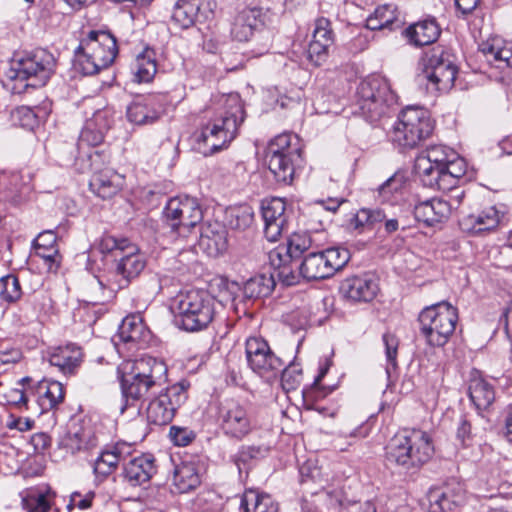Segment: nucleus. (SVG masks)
Instances as JSON below:
<instances>
[{
  "label": "nucleus",
  "instance_id": "obj_11",
  "mask_svg": "<svg viewBox=\"0 0 512 512\" xmlns=\"http://www.w3.org/2000/svg\"><path fill=\"white\" fill-rule=\"evenodd\" d=\"M357 95L360 109L371 119L380 117L386 106L396 101L389 81L379 75L364 79L357 88Z\"/></svg>",
  "mask_w": 512,
  "mask_h": 512
},
{
  "label": "nucleus",
  "instance_id": "obj_63",
  "mask_svg": "<svg viewBox=\"0 0 512 512\" xmlns=\"http://www.w3.org/2000/svg\"><path fill=\"white\" fill-rule=\"evenodd\" d=\"M3 397L6 401V403L9 405H12L17 408H22V407L27 408L28 398L22 389H19V388L9 389L3 395Z\"/></svg>",
  "mask_w": 512,
  "mask_h": 512
},
{
  "label": "nucleus",
  "instance_id": "obj_42",
  "mask_svg": "<svg viewBox=\"0 0 512 512\" xmlns=\"http://www.w3.org/2000/svg\"><path fill=\"white\" fill-rule=\"evenodd\" d=\"M275 287L274 274H258L248 279L243 286L246 298H260L269 296Z\"/></svg>",
  "mask_w": 512,
  "mask_h": 512
},
{
  "label": "nucleus",
  "instance_id": "obj_20",
  "mask_svg": "<svg viewBox=\"0 0 512 512\" xmlns=\"http://www.w3.org/2000/svg\"><path fill=\"white\" fill-rule=\"evenodd\" d=\"M112 122V112L110 109H98L92 117L85 122L78 139V149L81 152L85 147H96L100 145L105 133L109 130Z\"/></svg>",
  "mask_w": 512,
  "mask_h": 512
},
{
  "label": "nucleus",
  "instance_id": "obj_40",
  "mask_svg": "<svg viewBox=\"0 0 512 512\" xmlns=\"http://www.w3.org/2000/svg\"><path fill=\"white\" fill-rule=\"evenodd\" d=\"M125 445L117 444L111 449L101 452L94 462L93 470L97 477L105 478L113 473L123 458L122 449Z\"/></svg>",
  "mask_w": 512,
  "mask_h": 512
},
{
  "label": "nucleus",
  "instance_id": "obj_45",
  "mask_svg": "<svg viewBox=\"0 0 512 512\" xmlns=\"http://www.w3.org/2000/svg\"><path fill=\"white\" fill-rule=\"evenodd\" d=\"M145 337V326L139 314L125 317L119 326L118 338L124 343L140 342Z\"/></svg>",
  "mask_w": 512,
  "mask_h": 512
},
{
  "label": "nucleus",
  "instance_id": "obj_39",
  "mask_svg": "<svg viewBox=\"0 0 512 512\" xmlns=\"http://www.w3.org/2000/svg\"><path fill=\"white\" fill-rule=\"evenodd\" d=\"M160 116V109L155 107L154 99L145 98L135 101L127 108V118L137 125L150 124Z\"/></svg>",
  "mask_w": 512,
  "mask_h": 512
},
{
  "label": "nucleus",
  "instance_id": "obj_8",
  "mask_svg": "<svg viewBox=\"0 0 512 512\" xmlns=\"http://www.w3.org/2000/svg\"><path fill=\"white\" fill-rule=\"evenodd\" d=\"M301 157L297 137L283 133L272 139L266 149L265 160L277 182L290 184L295 172V163Z\"/></svg>",
  "mask_w": 512,
  "mask_h": 512
},
{
  "label": "nucleus",
  "instance_id": "obj_51",
  "mask_svg": "<svg viewBox=\"0 0 512 512\" xmlns=\"http://www.w3.org/2000/svg\"><path fill=\"white\" fill-rule=\"evenodd\" d=\"M429 512H453L456 502L448 497L441 489H433L428 493Z\"/></svg>",
  "mask_w": 512,
  "mask_h": 512
},
{
  "label": "nucleus",
  "instance_id": "obj_5",
  "mask_svg": "<svg viewBox=\"0 0 512 512\" xmlns=\"http://www.w3.org/2000/svg\"><path fill=\"white\" fill-rule=\"evenodd\" d=\"M434 123L428 110L420 106H407L398 115L391 130V139L402 149H413L428 138Z\"/></svg>",
  "mask_w": 512,
  "mask_h": 512
},
{
  "label": "nucleus",
  "instance_id": "obj_28",
  "mask_svg": "<svg viewBox=\"0 0 512 512\" xmlns=\"http://www.w3.org/2000/svg\"><path fill=\"white\" fill-rule=\"evenodd\" d=\"M200 245L212 257L222 254L227 248V231L225 227L218 222L201 226Z\"/></svg>",
  "mask_w": 512,
  "mask_h": 512
},
{
  "label": "nucleus",
  "instance_id": "obj_27",
  "mask_svg": "<svg viewBox=\"0 0 512 512\" xmlns=\"http://www.w3.org/2000/svg\"><path fill=\"white\" fill-rule=\"evenodd\" d=\"M479 50L489 62H495L497 67H512V42L495 36L482 42Z\"/></svg>",
  "mask_w": 512,
  "mask_h": 512
},
{
  "label": "nucleus",
  "instance_id": "obj_41",
  "mask_svg": "<svg viewBox=\"0 0 512 512\" xmlns=\"http://www.w3.org/2000/svg\"><path fill=\"white\" fill-rule=\"evenodd\" d=\"M468 393L478 409L488 408L495 399L493 387L481 377L475 376L470 379Z\"/></svg>",
  "mask_w": 512,
  "mask_h": 512
},
{
  "label": "nucleus",
  "instance_id": "obj_50",
  "mask_svg": "<svg viewBox=\"0 0 512 512\" xmlns=\"http://www.w3.org/2000/svg\"><path fill=\"white\" fill-rule=\"evenodd\" d=\"M329 274L333 276L337 271L341 270L350 260V252L344 247H330L321 251Z\"/></svg>",
  "mask_w": 512,
  "mask_h": 512
},
{
  "label": "nucleus",
  "instance_id": "obj_19",
  "mask_svg": "<svg viewBox=\"0 0 512 512\" xmlns=\"http://www.w3.org/2000/svg\"><path fill=\"white\" fill-rule=\"evenodd\" d=\"M264 235L270 242H276L284 232L288 231V215L286 203L281 198H272L262 205Z\"/></svg>",
  "mask_w": 512,
  "mask_h": 512
},
{
  "label": "nucleus",
  "instance_id": "obj_48",
  "mask_svg": "<svg viewBox=\"0 0 512 512\" xmlns=\"http://www.w3.org/2000/svg\"><path fill=\"white\" fill-rule=\"evenodd\" d=\"M54 499V493L46 491H33L22 499L23 508L27 512H49Z\"/></svg>",
  "mask_w": 512,
  "mask_h": 512
},
{
  "label": "nucleus",
  "instance_id": "obj_7",
  "mask_svg": "<svg viewBox=\"0 0 512 512\" xmlns=\"http://www.w3.org/2000/svg\"><path fill=\"white\" fill-rule=\"evenodd\" d=\"M203 219L198 200L190 196L171 198L162 212V221L172 239L188 237Z\"/></svg>",
  "mask_w": 512,
  "mask_h": 512
},
{
  "label": "nucleus",
  "instance_id": "obj_2",
  "mask_svg": "<svg viewBox=\"0 0 512 512\" xmlns=\"http://www.w3.org/2000/svg\"><path fill=\"white\" fill-rule=\"evenodd\" d=\"M386 460L406 471L417 470L434 453L429 434L419 429H404L395 434L385 447Z\"/></svg>",
  "mask_w": 512,
  "mask_h": 512
},
{
  "label": "nucleus",
  "instance_id": "obj_37",
  "mask_svg": "<svg viewBox=\"0 0 512 512\" xmlns=\"http://www.w3.org/2000/svg\"><path fill=\"white\" fill-rule=\"evenodd\" d=\"M62 444L71 453H76L96 447L98 438L90 427L81 426L70 430Z\"/></svg>",
  "mask_w": 512,
  "mask_h": 512
},
{
  "label": "nucleus",
  "instance_id": "obj_55",
  "mask_svg": "<svg viewBox=\"0 0 512 512\" xmlns=\"http://www.w3.org/2000/svg\"><path fill=\"white\" fill-rule=\"evenodd\" d=\"M280 373L282 387L287 391L296 389L302 381V369L295 363H291L285 368L283 366Z\"/></svg>",
  "mask_w": 512,
  "mask_h": 512
},
{
  "label": "nucleus",
  "instance_id": "obj_17",
  "mask_svg": "<svg viewBox=\"0 0 512 512\" xmlns=\"http://www.w3.org/2000/svg\"><path fill=\"white\" fill-rule=\"evenodd\" d=\"M214 6L211 0H179L174 6L172 21L181 29H187L196 21L210 19Z\"/></svg>",
  "mask_w": 512,
  "mask_h": 512
},
{
  "label": "nucleus",
  "instance_id": "obj_33",
  "mask_svg": "<svg viewBox=\"0 0 512 512\" xmlns=\"http://www.w3.org/2000/svg\"><path fill=\"white\" fill-rule=\"evenodd\" d=\"M247 362L253 372L267 381L276 379L284 366V362L271 350L262 355L255 354Z\"/></svg>",
  "mask_w": 512,
  "mask_h": 512
},
{
  "label": "nucleus",
  "instance_id": "obj_53",
  "mask_svg": "<svg viewBox=\"0 0 512 512\" xmlns=\"http://www.w3.org/2000/svg\"><path fill=\"white\" fill-rule=\"evenodd\" d=\"M312 241L307 233H293L287 242L286 258H296L311 247Z\"/></svg>",
  "mask_w": 512,
  "mask_h": 512
},
{
  "label": "nucleus",
  "instance_id": "obj_4",
  "mask_svg": "<svg viewBox=\"0 0 512 512\" xmlns=\"http://www.w3.org/2000/svg\"><path fill=\"white\" fill-rule=\"evenodd\" d=\"M215 298L204 290H192L181 295L175 308V325L194 332L206 328L215 315Z\"/></svg>",
  "mask_w": 512,
  "mask_h": 512
},
{
  "label": "nucleus",
  "instance_id": "obj_57",
  "mask_svg": "<svg viewBox=\"0 0 512 512\" xmlns=\"http://www.w3.org/2000/svg\"><path fill=\"white\" fill-rule=\"evenodd\" d=\"M130 244L131 242L128 239H118L114 236L106 235L100 240L99 250L102 253H114L115 256H118V253L122 254L125 252Z\"/></svg>",
  "mask_w": 512,
  "mask_h": 512
},
{
  "label": "nucleus",
  "instance_id": "obj_46",
  "mask_svg": "<svg viewBox=\"0 0 512 512\" xmlns=\"http://www.w3.org/2000/svg\"><path fill=\"white\" fill-rule=\"evenodd\" d=\"M47 115L48 112L40 107L33 109L28 106H20L12 111L11 119L14 125L33 130L39 121Z\"/></svg>",
  "mask_w": 512,
  "mask_h": 512
},
{
  "label": "nucleus",
  "instance_id": "obj_23",
  "mask_svg": "<svg viewBox=\"0 0 512 512\" xmlns=\"http://www.w3.org/2000/svg\"><path fill=\"white\" fill-rule=\"evenodd\" d=\"M118 371H129L130 374H135L143 380H152V385L156 386L157 382L165 376L167 368L162 361L145 356L136 360L124 361L118 367Z\"/></svg>",
  "mask_w": 512,
  "mask_h": 512
},
{
  "label": "nucleus",
  "instance_id": "obj_47",
  "mask_svg": "<svg viewBox=\"0 0 512 512\" xmlns=\"http://www.w3.org/2000/svg\"><path fill=\"white\" fill-rule=\"evenodd\" d=\"M157 72V66L154 59V52L146 49L139 54L134 64V76L137 82H150Z\"/></svg>",
  "mask_w": 512,
  "mask_h": 512
},
{
  "label": "nucleus",
  "instance_id": "obj_52",
  "mask_svg": "<svg viewBox=\"0 0 512 512\" xmlns=\"http://www.w3.org/2000/svg\"><path fill=\"white\" fill-rule=\"evenodd\" d=\"M22 291L18 278L9 274L0 278V298L12 303L21 297Z\"/></svg>",
  "mask_w": 512,
  "mask_h": 512
},
{
  "label": "nucleus",
  "instance_id": "obj_26",
  "mask_svg": "<svg viewBox=\"0 0 512 512\" xmlns=\"http://www.w3.org/2000/svg\"><path fill=\"white\" fill-rule=\"evenodd\" d=\"M83 358L82 350L75 344L53 348L49 353V362L58 367L63 374H73L80 366Z\"/></svg>",
  "mask_w": 512,
  "mask_h": 512
},
{
  "label": "nucleus",
  "instance_id": "obj_3",
  "mask_svg": "<svg viewBox=\"0 0 512 512\" xmlns=\"http://www.w3.org/2000/svg\"><path fill=\"white\" fill-rule=\"evenodd\" d=\"M421 81H426L431 93L447 92L453 86L458 73L455 55L442 46H435L421 58Z\"/></svg>",
  "mask_w": 512,
  "mask_h": 512
},
{
  "label": "nucleus",
  "instance_id": "obj_24",
  "mask_svg": "<svg viewBox=\"0 0 512 512\" xmlns=\"http://www.w3.org/2000/svg\"><path fill=\"white\" fill-rule=\"evenodd\" d=\"M340 292L353 302H369L377 295L378 285L370 278L354 276L342 281Z\"/></svg>",
  "mask_w": 512,
  "mask_h": 512
},
{
  "label": "nucleus",
  "instance_id": "obj_58",
  "mask_svg": "<svg viewBox=\"0 0 512 512\" xmlns=\"http://www.w3.org/2000/svg\"><path fill=\"white\" fill-rule=\"evenodd\" d=\"M76 64L78 69L84 75H93L103 69L94 59L91 57V52L88 50H80L78 48L76 52Z\"/></svg>",
  "mask_w": 512,
  "mask_h": 512
},
{
  "label": "nucleus",
  "instance_id": "obj_13",
  "mask_svg": "<svg viewBox=\"0 0 512 512\" xmlns=\"http://www.w3.org/2000/svg\"><path fill=\"white\" fill-rule=\"evenodd\" d=\"M189 383L181 381L161 392L147 407V419L155 425L169 424L177 411L187 400Z\"/></svg>",
  "mask_w": 512,
  "mask_h": 512
},
{
  "label": "nucleus",
  "instance_id": "obj_21",
  "mask_svg": "<svg viewBox=\"0 0 512 512\" xmlns=\"http://www.w3.org/2000/svg\"><path fill=\"white\" fill-rule=\"evenodd\" d=\"M504 213L496 206H489L478 213L470 214L459 221L461 230L470 235H479L496 229Z\"/></svg>",
  "mask_w": 512,
  "mask_h": 512
},
{
  "label": "nucleus",
  "instance_id": "obj_60",
  "mask_svg": "<svg viewBox=\"0 0 512 512\" xmlns=\"http://www.w3.org/2000/svg\"><path fill=\"white\" fill-rule=\"evenodd\" d=\"M271 350L267 341L262 337H249L245 343L246 359L253 357L255 354L262 355Z\"/></svg>",
  "mask_w": 512,
  "mask_h": 512
},
{
  "label": "nucleus",
  "instance_id": "obj_32",
  "mask_svg": "<svg viewBox=\"0 0 512 512\" xmlns=\"http://www.w3.org/2000/svg\"><path fill=\"white\" fill-rule=\"evenodd\" d=\"M259 16L260 10L256 8H244L238 12L232 23V37L240 42L248 41L260 23Z\"/></svg>",
  "mask_w": 512,
  "mask_h": 512
},
{
  "label": "nucleus",
  "instance_id": "obj_54",
  "mask_svg": "<svg viewBox=\"0 0 512 512\" xmlns=\"http://www.w3.org/2000/svg\"><path fill=\"white\" fill-rule=\"evenodd\" d=\"M266 452V448L261 446H242L233 456V461L237 466L239 473H242V469L250 460L263 457Z\"/></svg>",
  "mask_w": 512,
  "mask_h": 512
},
{
  "label": "nucleus",
  "instance_id": "obj_6",
  "mask_svg": "<svg viewBox=\"0 0 512 512\" xmlns=\"http://www.w3.org/2000/svg\"><path fill=\"white\" fill-rule=\"evenodd\" d=\"M418 320L427 345L444 347L455 332L458 311L448 302H439L425 307Z\"/></svg>",
  "mask_w": 512,
  "mask_h": 512
},
{
  "label": "nucleus",
  "instance_id": "obj_34",
  "mask_svg": "<svg viewBox=\"0 0 512 512\" xmlns=\"http://www.w3.org/2000/svg\"><path fill=\"white\" fill-rule=\"evenodd\" d=\"M466 173L465 160L456 153L455 159H450L444 169L436 171L435 187L439 190L445 191L454 188L459 180Z\"/></svg>",
  "mask_w": 512,
  "mask_h": 512
},
{
  "label": "nucleus",
  "instance_id": "obj_35",
  "mask_svg": "<svg viewBox=\"0 0 512 512\" xmlns=\"http://www.w3.org/2000/svg\"><path fill=\"white\" fill-rule=\"evenodd\" d=\"M35 254L43 258L52 269L57 268L60 263V254L57 246V236L54 231L46 230L41 232L33 242Z\"/></svg>",
  "mask_w": 512,
  "mask_h": 512
},
{
  "label": "nucleus",
  "instance_id": "obj_29",
  "mask_svg": "<svg viewBox=\"0 0 512 512\" xmlns=\"http://www.w3.org/2000/svg\"><path fill=\"white\" fill-rule=\"evenodd\" d=\"M156 473L154 458L151 455H141L130 460L124 468L125 479L132 485L147 483Z\"/></svg>",
  "mask_w": 512,
  "mask_h": 512
},
{
  "label": "nucleus",
  "instance_id": "obj_56",
  "mask_svg": "<svg viewBox=\"0 0 512 512\" xmlns=\"http://www.w3.org/2000/svg\"><path fill=\"white\" fill-rule=\"evenodd\" d=\"M300 482L308 484L309 482L318 484L323 487V477L321 468L317 466L316 462L309 459L304 462L299 468Z\"/></svg>",
  "mask_w": 512,
  "mask_h": 512
},
{
  "label": "nucleus",
  "instance_id": "obj_38",
  "mask_svg": "<svg viewBox=\"0 0 512 512\" xmlns=\"http://www.w3.org/2000/svg\"><path fill=\"white\" fill-rule=\"evenodd\" d=\"M38 405L41 411H49L55 408L64 399L63 385L54 380H43L38 383Z\"/></svg>",
  "mask_w": 512,
  "mask_h": 512
},
{
  "label": "nucleus",
  "instance_id": "obj_64",
  "mask_svg": "<svg viewBox=\"0 0 512 512\" xmlns=\"http://www.w3.org/2000/svg\"><path fill=\"white\" fill-rule=\"evenodd\" d=\"M172 441L177 446H186L188 445L192 439L194 438V435L191 431H188L185 428H180L176 426H172L170 428L169 433Z\"/></svg>",
  "mask_w": 512,
  "mask_h": 512
},
{
  "label": "nucleus",
  "instance_id": "obj_30",
  "mask_svg": "<svg viewBox=\"0 0 512 512\" xmlns=\"http://www.w3.org/2000/svg\"><path fill=\"white\" fill-rule=\"evenodd\" d=\"M146 266L145 258L139 253L134 244H130L118 260L116 271L120 274L125 283L128 284L132 279L138 277Z\"/></svg>",
  "mask_w": 512,
  "mask_h": 512
},
{
  "label": "nucleus",
  "instance_id": "obj_62",
  "mask_svg": "<svg viewBox=\"0 0 512 512\" xmlns=\"http://www.w3.org/2000/svg\"><path fill=\"white\" fill-rule=\"evenodd\" d=\"M402 179L397 175H393L388 178L383 184H381L378 188L379 196L383 201H388L390 196L401 189L402 187Z\"/></svg>",
  "mask_w": 512,
  "mask_h": 512
},
{
  "label": "nucleus",
  "instance_id": "obj_15",
  "mask_svg": "<svg viewBox=\"0 0 512 512\" xmlns=\"http://www.w3.org/2000/svg\"><path fill=\"white\" fill-rule=\"evenodd\" d=\"M118 374L124 402L120 407V412L124 413L128 409H132V414L136 415L141 410L142 401L155 386L152 385V380H143L135 374H130L129 371H118Z\"/></svg>",
  "mask_w": 512,
  "mask_h": 512
},
{
  "label": "nucleus",
  "instance_id": "obj_9",
  "mask_svg": "<svg viewBox=\"0 0 512 512\" xmlns=\"http://www.w3.org/2000/svg\"><path fill=\"white\" fill-rule=\"evenodd\" d=\"M55 58L45 49H36L11 62L8 77L12 80L26 82L25 87L44 86L54 73Z\"/></svg>",
  "mask_w": 512,
  "mask_h": 512
},
{
  "label": "nucleus",
  "instance_id": "obj_25",
  "mask_svg": "<svg viewBox=\"0 0 512 512\" xmlns=\"http://www.w3.org/2000/svg\"><path fill=\"white\" fill-rule=\"evenodd\" d=\"M271 265L277 270L278 279L286 286H292L299 283L303 278L301 273V263L294 258L283 257L279 248L271 250L268 254Z\"/></svg>",
  "mask_w": 512,
  "mask_h": 512
},
{
  "label": "nucleus",
  "instance_id": "obj_36",
  "mask_svg": "<svg viewBox=\"0 0 512 512\" xmlns=\"http://www.w3.org/2000/svg\"><path fill=\"white\" fill-rule=\"evenodd\" d=\"M440 35V28L434 19L419 21L406 29V36L416 46L429 45Z\"/></svg>",
  "mask_w": 512,
  "mask_h": 512
},
{
  "label": "nucleus",
  "instance_id": "obj_31",
  "mask_svg": "<svg viewBox=\"0 0 512 512\" xmlns=\"http://www.w3.org/2000/svg\"><path fill=\"white\" fill-rule=\"evenodd\" d=\"M201 483L199 466L194 461H182L175 467L173 487L178 493H188Z\"/></svg>",
  "mask_w": 512,
  "mask_h": 512
},
{
  "label": "nucleus",
  "instance_id": "obj_14",
  "mask_svg": "<svg viewBox=\"0 0 512 512\" xmlns=\"http://www.w3.org/2000/svg\"><path fill=\"white\" fill-rule=\"evenodd\" d=\"M456 158V151L445 145H431L415 159V171L424 186L434 188L436 171L444 169L450 159Z\"/></svg>",
  "mask_w": 512,
  "mask_h": 512
},
{
  "label": "nucleus",
  "instance_id": "obj_12",
  "mask_svg": "<svg viewBox=\"0 0 512 512\" xmlns=\"http://www.w3.org/2000/svg\"><path fill=\"white\" fill-rule=\"evenodd\" d=\"M217 421L223 434L236 440H242L256 427L248 407L234 399H225L219 403Z\"/></svg>",
  "mask_w": 512,
  "mask_h": 512
},
{
  "label": "nucleus",
  "instance_id": "obj_43",
  "mask_svg": "<svg viewBox=\"0 0 512 512\" xmlns=\"http://www.w3.org/2000/svg\"><path fill=\"white\" fill-rule=\"evenodd\" d=\"M301 273L307 280H319L331 277L322 252H312L301 262Z\"/></svg>",
  "mask_w": 512,
  "mask_h": 512
},
{
  "label": "nucleus",
  "instance_id": "obj_10",
  "mask_svg": "<svg viewBox=\"0 0 512 512\" xmlns=\"http://www.w3.org/2000/svg\"><path fill=\"white\" fill-rule=\"evenodd\" d=\"M85 156L87 157L86 160L77 158L76 165L81 173L95 171L89 182L90 190L104 200L111 199L118 194L124 184V178L110 169L96 171L105 163V155L98 150H94L85 153Z\"/></svg>",
  "mask_w": 512,
  "mask_h": 512
},
{
  "label": "nucleus",
  "instance_id": "obj_49",
  "mask_svg": "<svg viewBox=\"0 0 512 512\" xmlns=\"http://www.w3.org/2000/svg\"><path fill=\"white\" fill-rule=\"evenodd\" d=\"M254 213L249 206L230 208L226 213L227 225L234 230H244L253 223Z\"/></svg>",
  "mask_w": 512,
  "mask_h": 512
},
{
  "label": "nucleus",
  "instance_id": "obj_18",
  "mask_svg": "<svg viewBox=\"0 0 512 512\" xmlns=\"http://www.w3.org/2000/svg\"><path fill=\"white\" fill-rule=\"evenodd\" d=\"M79 49L91 52V57L103 69L114 62L118 53L116 39L105 31H90L87 39L80 44Z\"/></svg>",
  "mask_w": 512,
  "mask_h": 512
},
{
  "label": "nucleus",
  "instance_id": "obj_22",
  "mask_svg": "<svg viewBox=\"0 0 512 512\" xmlns=\"http://www.w3.org/2000/svg\"><path fill=\"white\" fill-rule=\"evenodd\" d=\"M414 219L428 227L447 221L450 214V206L444 197L431 198L415 204L413 209Z\"/></svg>",
  "mask_w": 512,
  "mask_h": 512
},
{
  "label": "nucleus",
  "instance_id": "obj_44",
  "mask_svg": "<svg viewBox=\"0 0 512 512\" xmlns=\"http://www.w3.org/2000/svg\"><path fill=\"white\" fill-rule=\"evenodd\" d=\"M241 506L245 512H278V504L268 494L249 490L244 493Z\"/></svg>",
  "mask_w": 512,
  "mask_h": 512
},
{
  "label": "nucleus",
  "instance_id": "obj_1",
  "mask_svg": "<svg viewBox=\"0 0 512 512\" xmlns=\"http://www.w3.org/2000/svg\"><path fill=\"white\" fill-rule=\"evenodd\" d=\"M221 108L217 116L205 124L196 136L203 153H215L235 139L240 125L244 122L245 111L238 94L221 96Z\"/></svg>",
  "mask_w": 512,
  "mask_h": 512
},
{
  "label": "nucleus",
  "instance_id": "obj_61",
  "mask_svg": "<svg viewBox=\"0 0 512 512\" xmlns=\"http://www.w3.org/2000/svg\"><path fill=\"white\" fill-rule=\"evenodd\" d=\"M375 15L387 29H394L398 26V18L395 9L391 5H383L375 10Z\"/></svg>",
  "mask_w": 512,
  "mask_h": 512
},
{
  "label": "nucleus",
  "instance_id": "obj_59",
  "mask_svg": "<svg viewBox=\"0 0 512 512\" xmlns=\"http://www.w3.org/2000/svg\"><path fill=\"white\" fill-rule=\"evenodd\" d=\"M384 345H385V354L387 359V367L386 372L390 373V369H395L397 367V352L399 341L397 337L391 333H385L382 337Z\"/></svg>",
  "mask_w": 512,
  "mask_h": 512
},
{
  "label": "nucleus",
  "instance_id": "obj_16",
  "mask_svg": "<svg viewBox=\"0 0 512 512\" xmlns=\"http://www.w3.org/2000/svg\"><path fill=\"white\" fill-rule=\"evenodd\" d=\"M334 40L335 36L331 22L324 17L316 19L312 38L306 51L307 60L314 66L324 64L329 57V51L334 44Z\"/></svg>",
  "mask_w": 512,
  "mask_h": 512
}]
</instances>
